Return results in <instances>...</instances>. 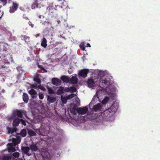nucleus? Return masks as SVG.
<instances>
[{"mask_svg": "<svg viewBox=\"0 0 160 160\" xmlns=\"http://www.w3.org/2000/svg\"><path fill=\"white\" fill-rule=\"evenodd\" d=\"M20 135L23 137H25L27 135V131L25 129L22 130L20 133Z\"/></svg>", "mask_w": 160, "mask_h": 160, "instance_id": "26", "label": "nucleus"}, {"mask_svg": "<svg viewBox=\"0 0 160 160\" xmlns=\"http://www.w3.org/2000/svg\"><path fill=\"white\" fill-rule=\"evenodd\" d=\"M89 72V70L88 69H83L79 71L78 74L80 76L83 78H85L87 77Z\"/></svg>", "mask_w": 160, "mask_h": 160, "instance_id": "2", "label": "nucleus"}, {"mask_svg": "<svg viewBox=\"0 0 160 160\" xmlns=\"http://www.w3.org/2000/svg\"><path fill=\"white\" fill-rule=\"evenodd\" d=\"M38 67L39 68H40L41 70H43L45 72H47V71L45 69V68H44V67L42 65H39V64H38Z\"/></svg>", "mask_w": 160, "mask_h": 160, "instance_id": "38", "label": "nucleus"}, {"mask_svg": "<svg viewBox=\"0 0 160 160\" xmlns=\"http://www.w3.org/2000/svg\"><path fill=\"white\" fill-rule=\"evenodd\" d=\"M38 4L37 1H35V2L32 4V5L31 8L32 9H35L38 7Z\"/></svg>", "mask_w": 160, "mask_h": 160, "instance_id": "27", "label": "nucleus"}, {"mask_svg": "<svg viewBox=\"0 0 160 160\" xmlns=\"http://www.w3.org/2000/svg\"><path fill=\"white\" fill-rule=\"evenodd\" d=\"M24 110H16L13 112L14 116H17L20 118H22L24 114Z\"/></svg>", "mask_w": 160, "mask_h": 160, "instance_id": "7", "label": "nucleus"}, {"mask_svg": "<svg viewBox=\"0 0 160 160\" xmlns=\"http://www.w3.org/2000/svg\"><path fill=\"white\" fill-rule=\"evenodd\" d=\"M21 37L22 40H23L27 43H28L30 42V37L28 36L22 35L21 36Z\"/></svg>", "mask_w": 160, "mask_h": 160, "instance_id": "18", "label": "nucleus"}, {"mask_svg": "<svg viewBox=\"0 0 160 160\" xmlns=\"http://www.w3.org/2000/svg\"><path fill=\"white\" fill-rule=\"evenodd\" d=\"M100 80V84L103 87H106L110 84L111 80L109 78H106L103 77L101 78Z\"/></svg>", "mask_w": 160, "mask_h": 160, "instance_id": "1", "label": "nucleus"}, {"mask_svg": "<svg viewBox=\"0 0 160 160\" xmlns=\"http://www.w3.org/2000/svg\"><path fill=\"white\" fill-rule=\"evenodd\" d=\"M38 17L40 18H41V15H39Z\"/></svg>", "mask_w": 160, "mask_h": 160, "instance_id": "44", "label": "nucleus"}, {"mask_svg": "<svg viewBox=\"0 0 160 160\" xmlns=\"http://www.w3.org/2000/svg\"><path fill=\"white\" fill-rule=\"evenodd\" d=\"M18 7V5L16 3L13 2L12 6L10 7L9 12L11 13L14 12L16 10H17Z\"/></svg>", "mask_w": 160, "mask_h": 160, "instance_id": "9", "label": "nucleus"}, {"mask_svg": "<svg viewBox=\"0 0 160 160\" xmlns=\"http://www.w3.org/2000/svg\"><path fill=\"white\" fill-rule=\"evenodd\" d=\"M67 98L65 97H61V100H62V103L63 104H66L67 102Z\"/></svg>", "mask_w": 160, "mask_h": 160, "instance_id": "31", "label": "nucleus"}, {"mask_svg": "<svg viewBox=\"0 0 160 160\" xmlns=\"http://www.w3.org/2000/svg\"><path fill=\"white\" fill-rule=\"evenodd\" d=\"M47 41L46 40V39L45 38H43L42 39V41L41 42V46L44 47V48H46L47 46Z\"/></svg>", "mask_w": 160, "mask_h": 160, "instance_id": "21", "label": "nucleus"}, {"mask_svg": "<svg viewBox=\"0 0 160 160\" xmlns=\"http://www.w3.org/2000/svg\"><path fill=\"white\" fill-rule=\"evenodd\" d=\"M109 98L108 97H105L104 98L102 101V103L103 104H106L108 101Z\"/></svg>", "mask_w": 160, "mask_h": 160, "instance_id": "28", "label": "nucleus"}, {"mask_svg": "<svg viewBox=\"0 0 160 160\" xmlns=\"http://www.w3.org/2000/svg\"><path fill=\"white\" fill-rule=\"evenodd\" d=\"M80 48L82 51H84L85 50V47L83 44H81L79 46Z\"/></svg>", "mask_w": 160, "mask_h": 160, "instance_id": "37", "label": "nucleus"}, {"mask_svg": "<svg viewBox=\"0 0 160 160\" xmlns=\"http://www.w3.org/2000/svg\"><path fill=\"white\" fill-rule=\"evenodd\" d=\"M56 98L52 96L47 95V101L49 103L54 102L56 101Z\"/></svg>", "mask_w": 160, "mask_h": 160, "instance_id": "15", "label": "nucleus"}, {"mask_svg": "<svg viewBox=\"0 0 160 160\" xmlns=\"http://www.w3.org/2000/svg\"><path fill=\"white\" fill-rule=\"evenodd\" d=\"M11 157L9 156H5L3 158V160H11Z\"/></svg>", "mask_w": 160, "mask_h": 160, "instance_id": "36", "label": "nucleus"}, {"mask_svg": "<svg viewBox=\"0 0 160 160\" xmlns=\"http://www.w3.org/2000/svg\"><path fill=\"white\" fill-rule=\"evenodd\" d=\"M19 153L17 152H15L12 154V156L15 158H18L19 156Z\"/></svg>", "mask_w": 160, "mask_h": 160, "instance_id": "34", "label": "nucleus"}, {"mask_svg": "<svg viewBox=\"0 0 160 160\" xmlns=\"http://www.w3.org/2000/svg\"><path fill=\"white\" fill-rule=\"evenodd\" d=\"M30 150V148L29 147L22 146L21 151L23 154H26L28 156H30L31 154L29 153V151Z\"/></svg>", "mask_w": 160, "mask_h": 160, "instance_id": "6", "label": "nucleus"}, {"mask_svg": "<svg viewBox=\"0 0 160 160\" xmlns=\"http://www.w3.org/2000/svg\"><path fill=\"white\" fill-rule=\"evenodd\" d=\"M21 139V137L20 136H18L16 137V138H12V142L13 143H15L17 145V144L20 143Z\"/></svg>", "mask_w": 160, "mask_h": 160, "instance_id": "12", "label": "nucleus"}, {"mask_svg": "<svg viewBox=\"0 0 160 160\" xmlns=\"http://www.w3.org/2000/svg\"><path fill=\"white\" fill-rule=\"evenodd\" d=\"M29 93L31 95V97L32 98H36L37 94L36 91L33 89H31L29 92Z\"/></svg>", "mask_w": 160, "mask_h": 160, "instance_id": "11", "label": "nucleus"}, {"mask_svg": "<svg viewBox=\"0 0 160 160\" xmlns=\"http://www.w3.org/2000/svg\"><path fill=\"white\" fill-rule=\"evenodd\" d=\"M70 91L72 92H74L76 91V88L74 87H70Z\"/></svg>", "mask_w": 160, "mask_h": 160, "instance_id": "33", "label": "nucleus"}, {"mask_svg": "<svg viewBox=\"0 0 160 160\" xmlns=\"http://www.w3.org/2000/svg\"><path fill=\"white\" fill-rule=\"evenodd\" d=\"M93 111H99L101 109V105L100 103H98L96 105H94L92 107Z\"/></svg>", "mask_w": 160, "mask_h": 160, "instance_id": "14", "label": "nucleus"}, {"mask_svg": "<svg viewBox=\"0 0 160 160\" xmlns=\"http://www.w3.org/2000/svg\"><path fill=\"white\" fill-rule=\"evenodd\" d=\"M38 35H39V34H38V35H37L36 36H38Z\"/></svg>", "mask_w": 160, "mask_h": 160, "instance_id": "48", "label": "nucleus"}, {"mask_svg": "<svg viewBox=\"0 0 160 160\" xmlns=\"http://www.w3.org/2000/svg\"><path fill=\"white\" fill-rule=\"evenodd\" d=\"M0 1L2 3L3 6H5L7 3V0H0Z\"/></svg>", "mask_w": 160, "mask_h": 160, "instance_id": "39", "label": "nucleus"}, {"mask_svg": "<svg viewBox=\"0 0 160 160\" xmlns=\"http://www.w3.org/2000/svg\"><path fill=\"white\" fill-rule=\"evenodd\" d=\"M30 149L32 152H36L38 151V148L36 145L35 144H32L30 145Z\"/></svg>", "mask_w": 160, "mask_h": 160, "instance_id": "17", "label": "nucleus"}, {"mask_svg": "<svg viewBox=\"0 0 160 160\" xmlns=\"http://www.w3.org/2000/svg\"><path fill=\"white\" fill-rule=\"evenodd\" d=\"M92 101L91 102H90V104H91L92 103Z\"/></svg>", "mask_w": 160, "mask_h": 160, "instance_id": "47", "label": "nucleus"}, {"mask_svg": "<svg viewBox=\"0 0 160 160\" xmlns=\"http://www.w3.org/2000/svg\"><path fill=\"white\" fill-rule=\"evenodd\" d=\"M64 1H65V0H63Z\"/></svg>", "mask_w": 160, "mask_h": 160, "instance_id": "51", "label": "nucleus"}, {"mask_svg": "<svg viewBox=\"0 0 160 160\" xmlns=\"http://www.w3.org/2000/svg\"><path fill=\"white\" fill-rule=\"evenodd\" d=\"M72 104H71V107H72Z\"/></svg>", "mask_w": 160, "mask_h": 160, "instance_id": "50", "label": "nucleus"}, {"mask_svg": "<svg viewBox=\"0 0 160 160\" xmlns=\"http://www.w3.org/2000/svg\"><path fill=\"white\" fill-rule=\"evenodd\" d=\"M71 112L74 115H76L77 112V109H76V106H75L74 107L70 109Z\"/></svg>", "mask_w": 160, "mask_h": 160, "instance_id": "23", "label": "nucleus"}, {"mask_svg": "<svg viewBox=\"0 0 160 160\" xmlns=\"http://www.w3.org/2000/svg\"><path fill=\"white\" fill-rule=\"evenodd\" d=\"M61 79L65 82H70V78L66 76H63L61 77Z\"/></svg>", "mask_w": 160, "mask_h": 160, "instance_id": "19", "label": "nucleus"}, {"mask_svg": "<svg viewBox=\"0 0 160 160\" xmlns=\"http://www.w3.org/2000/svg\"><path fill=\"white\" fill-rule=\"evenodd\" d=\"M87 47H91V46L89 43H87Z\"/></svg>", "mask_w": 160, "mask_h": 160, "instance_id": "43", "label": "nucleus"}, {"mask_svg": "<svg viewBox=\"0 0 160 160\" xmlns=\"http://www.w3.org/2000/svg\"><path fill=\"white\" fill-rule=\"evenodd\" d=\"M38 96L40 99L42 100L43 99L44 95L42 92H39L38 93Z\"/></svg>", "mask_w": 160, "mask_h": 160, "instance_id": "32", "label": "nucleus"}, {"mask_svg": "<svg viewBox=\"0 0 160 160\" xmlns=\"http://www.w3.org/2000/svg\"><path fill=\"white\" fill-rule=\"evenodd\" d=\"M61 0H59V1H61Z\"/></svg>", "mask_w": 160, "mask_h": 160, "instance_id": "49", "label": "nucleus"}, {"mask_svg": "<svg viewBox=\"0 0 160 160\" xmlns=\"http://www.w3.org/2000/svg\"><path fill=\"white\" fill-rule=\"evenodd\" d=\"M47 88L48 90V92L49 94H52L54 93V92L52 89L50 88L48 86H47Z\"/></svg>", "mask_w": 160, "mask_h": 160, "instance_id": "30", "label": "nucleus"}, {"mask_svg": "<svg viewBox=\"0 0 160 160\" xmlns=\"http://www.w3.org/2000/svg\"><path fill=\"white\" fill-rule=\"evenodd\" d=\"M28 134L31 136H35L36 135V133L34 132L32 130L29 129L28 131Z\"/></svg>", "mask_w": 160, "mask_h": 160, "instance_id": "24", "label": "nucleus"}, {"mask_svg": "<svg viewBox=\"0 0 160 160\" xmlns=\"http://www.w3.org/2000/svg\"><path fill=\"white\" fill-rule=\"evenodd\" d=\"M52 83L56 85H59L61 84V81L59 79L57 78H53L52 79Z\"/></svg>", "mask_w": 160, "mask_h": 160, "instance_id": "10", "label": "nucleus"}, {"mask_svg": "<svg viewBox=\"0 0 160 160\" xmlns=\"http://www.w3.org/2000/svg\"><path fill=\"white\" fill-rule=\"evenodd\" d=\"M64 92H69L70 91V87L67 88H64Z\"/></svg>", "mask_w": 160, "mask_h": 160, "instance_id": "40", "label": "nucleus"}, {"mask_svg": "<svg viewBox=\"0 0 160 160\" xmlns=\"http://www.w3.org/2000/svg\"><path fill=\"white\" fill-rule=\"evenodd\" d=\"M34 80L38 84L40 83L41 82V80L38 77L34 78Z\"/></svg>", "mask_w": 160, "mask_h": 160, "instance_id": "35", "label": "nucleus"}, {"mask_svg": "<svg viewBox=\"0 0 160 160\" xmlns=\"http://www.w3.org/2000/svg\"><path fill=\"white\" fill-rule=\"evenodd\" d=\"M20 121L21 120L22 123L23 125H26V122L25 121L22 119H20Z\"/></svg>", "mask_w": 160, "mask_h": 160, "instance_id": "41", "label": "nucleus"}, {"mask_svg": "<svg viewBox=\"0 0 160 160\" xmlns=\"http://www.w3.org/2000/svg\"><path fill=\"white\" fill-rule=\"evenodd\" d=\"M88 110V108L86 107H84L82 108H77V112L80 114H85Z\"/></svg>", "mask_w": 160, "mask_h": 160, "instance_id": "5", "label": "nucleus"}, {"mask_svg": "<svg viewBox=\"0 0 160 160\" xmlns=\"http://www.w3.org/2000/svg\"><path fill=\"white\" fill-rule=\"evenodd\" d=\"M57 93L59 94H63L64 93V88L62 87H60L57 90Z\"/></svg>", "mask_w": 160, "mask_h": 160, "instance_id": "25", "label": "nucleus"}, {"mask_svg": "<svg viewBox=\"0 0 160 160\" xmlns=\"http://www.w3.org/2000/svg\"><path fill=\"white\" fill-rule=\"evenodd\" d=\"M22 99L23 101L26 103H27L29 100L28 95L26 93H23L22 96Z\"/></svg>", "mask_w": 160, "mask_h": 160, "instance_id": "20", "label": "nucleus"}, {"mask_svg": "<svg viewBox=\"0 0 160 160\" xmlns=\"http://www.w3.org/2000/svg\"><path fill=\"white\" fill-rule=\"evenodd\" d=\"M1 67H2V68H5V67H4V66H1Z\"/></svg>", "mask_w": 160, "mask_h": 160, "instance_id": "45", "label": "nucleus"}, {"mask_svg": "<svg viewBox=\"0 0 160 160\" xmlns=\"http://www.w3.org/2000/svg\"><path fill=\"white\" fill-rule=\"evenodd\" d=\"M8 145V151L9 152H13L16 151V149L14 147L16 145L15 143H9Z\"/></svg>", "mask_w": 160, "mask_h": 160, "instance_id": "8", "label": "nucleus"}, {"mask_svg": "<svg viewBox=\"0 0 160 160\" xmlns=\"http://www.w3.org/2000/svg\"><path fill=\"white\" fill-rule=\"evenodd\" d=\"M33 25H34L33 24H31V26H32V28L33 27Z\"/></svg>", "mask_w": 160, "mask_h": 160, "instance_id": "46", "label": "nucleus"}, {"mask_svg": "<svg viewBox=\"0 0 160 160\" xmlns=\"http://www.w3.org/2000/svg\"><path fill=\"white\" fill-rule=\"evenodd\" d=\"M87 83L89 87H92L94 86V82L93 79H89L88 80Z\"/></svg>", "mask_w": 160, "mask_h": 160, "instance_id": "22", "label": "nucleus"}, {"mask_svg": "<svg viewBox=\"0 0 160 160\" xmlns=\"http://www.w3.org/2000/svg\"><path fill=\"white\" fill-rule=\"evenodd\" d=\"M78 79L76 77L73 76L70 79V81L71 83L72 84H76L78 82Z\"/></svg>", "mask_w": 160, "mask_h": 160, "instance_id": "16", "label": "nucleus"}, {"mask_svg": "<svg viewBox=\"0 0 160 160\" xmlns=\"http://www.w3.org/2000/svg\"><path fill=\"white\" fill-rule=\"evenodd\" d=\"M20 122V120L18 118H16L13 119L12 123L14 127H16L18 125Z\"/></svg>", "mask_w": 160, "mask_h": 160, "instance_id": "13", "label": "nucleus"}, {"mask_svg": "<svg viewBox=\"0 0 160 160\" xmlns=\"http://www.w3.org/2000/svg\"><path fill=\"white\" fill-rule=\"evenodd\" d=\"M31 86L32 88H36L37 87V85L34 84H32Z\"/></svg>", "mask_w": 160, "mask_h": 160, "instance_id": "42", "label": "nucleus"}, {"mask_svg": "<svg viewBox=\"0 0 160 160\" xmlns=\"http://www.w3.org/2000/svg\"><path fill=\"white\" fill-rule=\"evenodd\" d=\"M15 128H8V133L12 134L15 132Z\"/></svg>", "mask_w": 160, "mask_h": 160, "instance_id": "29", "label": "nucleus"}, {"mask_svg": "<svg viewBox=\"0 0 160 160\" xmlns=\"http://www.w3.org/2000/svg\"><path fill=\"white\" fill-rule=\"evenodd\" d=\"M113 114L110 111V109H108L104 111L102 113V116L103 118H108Z\"/></svg>", "mask_w": 160, "mask_h": 160, "instance_id": "3", "label": "nucleus"}, {"mask_svg": "<svg viewBox=\"0 0 160 160\" xmlns=\"http://www.w3.org/2000/svg\"><path fill=\"white\" fill-rule=\"evenodd\" d=\"M118 107V104L117 102H114L112 105L111 106L110 108H108L110 109V111L114 114L117 111Z\"/></svg>", "mask_w": 160, "mask_h": 160, "instance_id": "4", "label": "nucleus"}]
</instances>
